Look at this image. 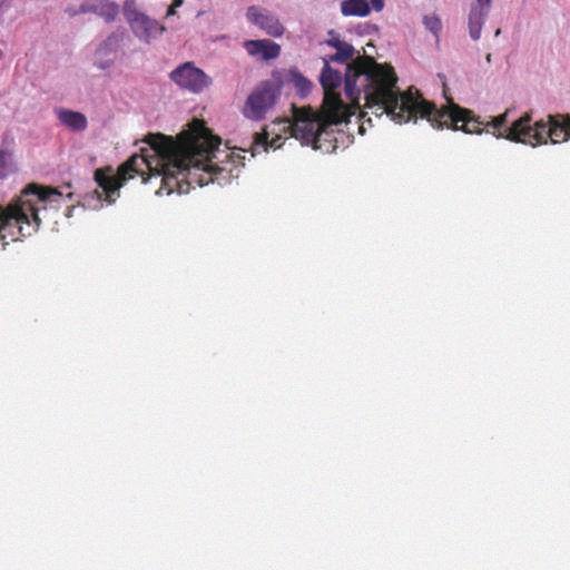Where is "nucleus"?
Wrapping results in <instances>:
<instances>
[{"label": "nucleus", "instance_id": "1", "mask_svg": "<svg viewBox=\"0 0 570 570\" xmlns=\"http://www.w3.org/2000/svg\"><path fill=\"white\" fill-rule=\"evenodd\" d=\"M146 142L149 148L132 155L119 166L116 175L111 174L110 167L95 171V180L101 188V193L96 190L99 199L105 196L108 204L115 203L120 187L135 176H140L144 184L155 181L158 185L155 191L157 195H170L174 191L187 194L195 186L204 187L218 181L223 173L212 161L220 138L214 136L203 120L194 119L176 139L163 134H150Z\"/></svg>", "mask_w": 570, "mask_h": 570}, {"label": "nucleus", "instance_id": "2", "mask_svg": "<svg viewBox=\"0 0 570 570\" xmlns=\"http://www.w3.org/2000/svg\"><path fill=\"white\" fill-rule=\"evenodd\" d=\"M445 98L446 106L438 108L434 102L425 100L419 91L416 96L407 94L399 104L401 114L395 118L403 121L426 119L436 129L452 128L466 134H480L485 129L495 137L532 146L547 144L548 139L552 144L570 139V115H549L546 120L541 119L531 125V117L525 114L508 126V112L482 121L471 110L455 104L452 98Z\"/></svg>", "mask_w": 570, "mask_h": 570}, {"label": "nucleus", "instance_id": "3", "mask_svg": "<svg viewBox=\"0 0 570 570\" xmlns=\"http://www.w3.org/2000/svg\"><path fill=\"white\" fill-rule=\"evenodd\" d=\"M344 80L350 105L344 104L340 94L336 92L342 82L341 72L333 69L328 60H324L320 78L324 89V99L320 109L358 110L363 120L360 126L361 134L364 132L365 121L372 122L371 118L365 119L368 114L376 117L386 115L397 124L407 122L395 118L397 114H401V108L397 107L405 95L416 96L417 90L409 88L401 92L396 86L397 76L393 67L381 65L370 56L357 57L346 65Z\"/></svg>", "mask_w": 570, "mask_h": 570}, {"label": "nucleus", "instance_id": "4", "mask_svg": "<svg viewBox=\"0 0 570 570\" xmlns=\"http://www.w3.org/2000/svg\"><path fill=\"white\" fill-rule=\"evenodd\" d=\"M61 197L56 188L30 184L6 207L0 206V245L37 233L48 209H58Z\"/></svg>", "mask_w": 570, "mask_h": 570}, {"label": "nucleus", "instance_id": "5", "mask_svg": "<svg viewBox=\"0 0 570 570\" xmlns=\"http://www.w3.org/2000/svg\"><path fill=\"white\" fill-rule=\"evenodd\" d=\"M358 110H314L312 107L293 106V120L288 121L291 135L302 145L330 154L336 149V138L331 126L348 122Z\"/></svg>", "mask_w": 570, "mask_h": 570}, {"label": "nucleus", "instance_id": "6", "mask_svg": "<svg viewBox=\"0 0 570 570\" xmlns=\"http://www.w3.org/2000/svg\"><path fill=\"white\" fill-rule=\"evenodd\" d=\"M122 12L132 33L145 43H150L166 31L163 23L138 10L136 0H125Z\"/></svg>", "mask_w": 570, "mask_h": 570}, {"label": "nucleus", "instance_id": "7", "mask_svg": "<svg viewBox=\"0 0 570 570\" xmlns=\"http://www.w3.org/2000/svg\"><path fill=\"white\" fill-rule=\"evenodd\" d=\"M279 90L271 81L261 82L247 97L243 114L252 120H262L276 102Z\"/></svg>", "mask_w": 570, "mask_h": 570}, {"label": "nucleus", "instance_id": "8", "mask_svg": "<svg viewBox=\"0 0 570 570\" xmlns=\"http://www.w3.org/2000/svg\"><path fill=\"white\" fill-rule=\"evenodd\" d=\"M169 77L178 87L194 94L202 92L212 83V79L193 62L181 63L170 72Z\"/></svg>", "mask_w": 570, "mask_h": 570}, {"label": "nucleus", "instance_id": "9", "mask_svg": "<svg viewBox=\"0 0 570 570\" xmlns=\"http://www.w3.org/2000/svg\"><path fill=\"white\" fill-rule=\"evenodd\" d=\"M246 17L253 24L272 37H281L284 32V27L279 20L274 14L258 7H249Z\"/></svg>", "mask_w": 570, "mask_h": 570}, {"label": "nucleus", "instance_id": "10", "mask_svg": "<svg viewBox=\"0 0 570 570\" xmlns=\"http://www.w3.org/2000/svg\"><path fill=\"white\" fill-rule=\"evenodd\" d=\"M79 11L81 13H95L110 23L118 17L119 6L111 0H83Z\"/></svg>", "mask_w": 570, "mask_h": 570}, {"label": "nucleus", "instance_id": "11", "mask_svg": "<svg viewBox=\"0 0 570 570\" xmlns=\"http://www.w3.org/2000/svg\"><path fill=\"white\" fill-rule=\"evenodd\" d=\"M245 49L250 56H261L264 60L276 59L281 53V46L272 40H246Z\"/></svg>", "mask_w": 570, "mask_h": 570}, {"label": "nucleus", "instance_id": "12", "mask_svg": "<svg viewBox=\"0 0 570 570\" xmlns=\"http://www.w3.org/2000/svg\"><path fill=\"white\" fill-rule=\"evenodd\" d=\"M59 121L72 131H83L88 127L87 117L79 111L60 108L57 110Z\"/></svg>", "mask_w": 570, "mask_h": 570}, {"label": "nucleus", "instance_id": "13", "mask_svg": "<svg viewBox=\"0 0 570 570\" xmlns=\"http://www.w3.org/2000/svg\"><path fill=\"white\" fill-rule=\"evenodd\" d=\"M341 12L345 17H366L371 12L367 0H343Z\"/></svg>", "mask_w": 570, "mask_h": 570}, {"label": "nucleus", "instance_id": "14", "mask_svg": "<svg viewBox=\"0 0 570 570\" xmlns=\"http://www.w3.org/2000/svg\"><path fill=\"white\" fill-rule=\"evenodd\" d=\"M488 17L484 11L471 8L469 14V31L473 40H478L481 37L482 27L485 18Z\"/></svg>", "mask_w": 570, "mask_h": 570}, {"label": "nucleus", "instance_id": "15", "mask_svg": "<svg viewBox=\"0 0 570 570\" xmlns=\"http://www.w3.org/2000/svg\"><path fill=\"white\" fill-rule=\"evenodd\" d=\"M354 55V48L352 45L342 46L338 49H336V52L325 60H328V62H341V63H347L350 59H352Z\"/></svg>", "mask_w": 570, "mask_h": 570}, {"label": "nucleus", "instance_id": "16", "mask_svg": "<svg viewBox=\"0 0 570 570\" xmlns=\"http://www.w3.org/2000/svg\"><path fill=\"white\" fill-rule=\"evenodd\" d=\"M268 148V134L267 131L255 132L254 140L252 144V155L259 153L261 150L267 151Z\"/></svg>", "mask_w": 570, "mask_h": 570}, {"label": "nucleus", "instance_id": "17", "mask_svg": "<svg viewBox=\"0 0 570 570\" xmlns=\"http://www.w3.org/2000/svg\"><path fill=\"white\" fill-rule=\"evenodd\" d=\"M423 23L435 37H439L442 30V22L436 14L424 16Z\"/></svg>", "mask_w": 570, "mask_h": 570}, {"label": "nucleus", "instance_id": "18", "mask_svg": "<svg viewBox=\"0 0 570 570\" xmlns=\"http://www.w3.org/2000/svg\"><path fill=\"white\" fill-rule=\"evenodd\" d=\"M11 166V154L8 150L0 149V178L7 176Z\"/></svg>", "mask_w": 570, "mask_h": 570}, {"label": "nucleus", "instance_id": "19", "mask_svg": "<svg viewBox=\"0 0 570 570\" xmlns=\"http://www.w3.org/2000/svg\"><path fill=\"white\" fill-rule=\"evenodd\" d=\"M295 87L302 96H305L307 92H309L312 83L305 77L299 76L295 79Z\"/></svg>", "mask_w": 570, "mask_h": 570}, {"label": "nucleus", "instance_id": "20", "mask_svg": "<svg viewBox=\"0 0 570 570\" xmlns=\"http://www.w3.org/2000/svg\"><path fill=\"white\" fill-rule=\"evenodd\" d=\"M332 37L326 40V43L335 49H338L342 46H347L348 43L341 40L338 36L333 35V32L330 33Z\"/></svg>", "mask_w": 570, "mask_h": 570}, {"label": "nucleus", "instance_id": "21", "mask_svg": "<svg viewBox=\"0 0 570 570\" xmlns=\"http://www.w3.org/2000/svg\"><path fill=\"white\" fill-rule=\"evenodd\" d=\"M472 8L484 11L488 14L491 8V0H476V4Z\"/></svg>", "mask_w": 570, "mask_h": 570}, {"label": "nucleus", "instance_id": "22", "mask_svg": "<svg viewBox=\"0 0 570 570\" xmlns=\"http://www.w3.org/2000/svg\"><path fill=\"white\" fill-rule=\"evenodd\" d=\"M184 3V0H173L171 4L168 7L166 16H174L176 13V9L179 8Z\"/></svg>", "mask_w": 570, "mask_h": 570}, {"label": "nucleus", "instance_id": "23", "mask_svg": "<svg viewBox=\"0 0 570 570\" xmlns=\"http://www.w3.org/2000/svg\"><path fill=\"white\" fill-rule=\"evenodd\" d=\"M372 7L375 11H382L384 8V0H371Z\"/></svg>", "mask_w": 570, "mask_h": 570}, {"label": "nucleus", "instance_id": "24", "mask_svg": "<svg viewBox=\"0 0 570 570\" xmlns=\"http://www.w3.org/2000/svg\"><path fill=\"white\" fill-rule=\"evenodd\" d=\"M68 13H69V16H71V17H72V16H76V14L81 13V12L79 11V9H78V10H71V9H69V10H68Z\"/></svg>", "mask_w": 570, "mask_h": 570}, {"label": "nucleus", "instance_id": "25", "mask_svg": "<svg viewBox=\"0 0 570 570\" xmlns=\"http://www.w3.org/2000/svg\"><path fill=\"white\" fill-rule=\"evenodd\" d=\"M487 61H488V62H490V61H491V55H490V53L487 56Z\"/></svg>", "mask_w": 570, "mask_h": 570}, {"label": "nucleus", "instance_id": "26", "mask_svg": "<svg viewBox=\"0 0 570 570\" xmlns=\"http://www.w3.org/2000/svg\"><path fill=\"white\" fill-rule=\"evenodd\" d=\"M110 65V62L106 63V65H100L101 68H107L108 66Z\"/></svg>", "mask_w": 570, "mask_h": 570}]
</instances>
